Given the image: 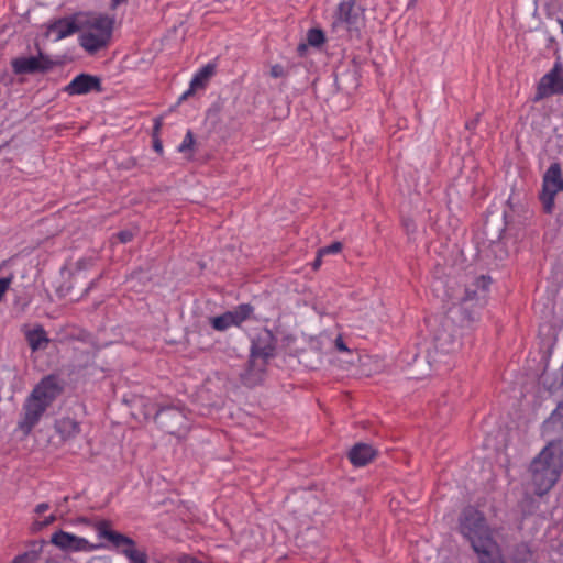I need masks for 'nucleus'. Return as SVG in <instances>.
Wrapping results in <instances>:
<instances>
[{
    "mask_svg": "<svg viewBox=\"0 0 563 563\" xmlns=\"http://www.w3.org/2000/svg\"><path fill=\"white\" fill-rule=\"evenodd\" d=\"M254 308L250 303L239 305L231 311H228L233 327H240L253 313Z\"/></svg>",
    "mask_w": 563,
    "mask_h": 563,
    "instance_id": "412c9836",
    "label": "nucleus"
},
{
    "mask_svg": "<svg viewBox=\"0 0 563 563\" xmlns=\"http://www.w3.org/2000/svg\"><path fill=\"white\" fill-rule=\"evenodd\" d=\"M195 144L196 140L194 133L190 130H188L181 143L178 145L177 151L183 154L190 153L191 155L194 152Z\"/></svg>",
    "mask_w": 563,
    "mask_h": 563,
    "instance_id": "393cba45",
    "label": "nucleus"
},
{
    "mask_svg": "<svg viewBox=\"0 0 563 563\" xmlns=\"http://www.w3.org/2000/svg\"><path fill=\"white\" fill-rule=\"evenodd\" d=\"M276 338L268 329H262L252 342L250 371L263 372L267 361L274 356Z\"/></svg>",
    "mask_w": 563,
    "mask_h": 563,
    "instance_id": "423d86ee",
    "label": "nucleus"
},
{
    "mask_svg": "<svg viewBox=\"0 0 563 563\" xmlns=\"http://www.w3.org/2000/svg\"><path fill=\"white\" fill-rule=\"evenodd\" d=\"M560 24H561V31H562V34H563V20H560Z\"/></svg>",
    "mask_w": 563,
    "mask_h": 563,
    "instance_id": "ea45409f",
    "label": "nucleus"
},
{
    "mask_svg": "<svg viewBox=\"0 0 563 563\" xmlns=\"http://www.w3.org/2000/svg\"><path fill=\"white\" fill-rule=\"evenodd\" d=\"M55 430L66 441L75 438L80 432V426L71 418H60L55 422Z\"/></svg>",
    "mask_w": 563,
    "mask_h": 563,
    "instance_id": "a211bd4d",
    "label": "nucleus"
},
{
    "mask_svg": "<svg viewBox=\"0 0 563 563\" xmlns=\"http://www.w3.org/2000/svg\"><path fill=\"white\" fill-rule=\"evenodd\" d=\"M56 517L54 515H49L47 517H45L42 521H34L33 522V529L34 530H40L51 523H53L55 521Z\"/></svg>",
    "mask_w": 563,
    "mask_h": 563,
    "instance_id": "c85d7f7f",
    "label": "nucleus"
},
{
    "mask_svg": "<svg viewBox=\"0 0 563 563\" xmlns=\"http://www.w3.org/2000/svg\"><path fill=\"white\" fill-rule=\"evenodd\" d=\"M69 96L87 95L91 91H102L101 79L89 74H79L64 88Z\"/></svg>",
    "mask_w": 563,
    "mask_h": 563,
    "instance_id": "9b49d317",
    "label": "nucleus"
},
{
    "mask_svg": "<svg viewBox=\"0 0 563 563\" xmlns=\"http://www.w3.org/2000/svg\"><path fill=\"white\" fill-rule=\"evenodd\" d=\"M554 93H563V70L558 65L541 78L537 91L538 98Z\"/></svg>",
    "mask_w": 563,
    "mask_h": 563,
    "instance_id": "ddd939ff",
    "label": "nucleus"
},
{
    "mask_svg": "<svg viewBox=\"0 0 563 563\" xmlns=\"http://www.w3.org/2000/svg\"><path fill=\"white\" fill-rule=\"evenodd\" d=\"M62 391L63 386L55 375L45 376L34 386L23 402L18 421V429L23 435L27 437L32 432Z\"/></svg>",
    "mask_w": 563,
    "mask_h": 563,
    "instance_id": "f03ea898",
    "label": "nucleus"
},
{
    "mask_svg": "<svg viewBox=\"0 0 563 563\" xmlns=\"http://www.w3.org/2000/svg\"><path fill=\"white\" fill-rule=\"evenodd\" d=\"M563 468V445L550 441L530 464L531 485L534 494L543 496L556 484Z\"/></svg>",
    "mask_w": 563,
    "mask_h": 563,
    "instance_id": "7ed1b4c3",
    "label": "nucleus"
},
{
    "mask_svg": "<svg viewBox=\"0 0 563 563\" xmlns=\"http://www.w3.org/2000/svg\"><path fill=\"white\" fill-rule=\"evenodd\" d=\"M112 23H113V22L108 18V26H107V30H108V37L110 36V33H111Z\"/></svg>",
    "mask_w": 563,
    "mask_h": 563,
    "instance_id": "58836bf2",
    "label": "nucleus"
},
{
    "mask_svg": "<svg viewBox=\"0 0 563 563\" xmlns=\"http://www.w3.org/2000/svg\"><path fill=\"white\" fill-rule=\"evenodd\" d=\"M155 422L165 432L178 438L189 430V420L185 412L176 407H165L155 412Z\"/></svg>",
    "mask_w": 563,
    "mask_h": 563,
    "instance_id": "6e6552de",
    "label": "nucleus"
},
{
    "mask_svg": "<svg viewBox=\"0 0 563 563\" xmlns=\"http://www.w3.org/2000/svg\"><path fill=\"white\" fill-rule=\"evenodd\" d=\"M308 43L312 46H320L324 43L325 37L320 29H311L307 35Z\"/></svg>",
    "mask_w": 563,
    "mask_h": 563,
    "instance_id": "a878e982",
    "label": "nucleus"
},
{
    "mask_svg": "<svg viewBox=\"0 0 563 563\" xmlns=\"http://www.w3.org/2000/svg\"><path fill=\"white\" fill-rule=\"evenodd\" d=\"M12 563H36V554L26 552L16 556Z\"/></svg>",
    "mask_w": 563,
    "mask_h": 563,
    "instance_id": "cd10ccee",
    "label": "nucleus"
},
{
    "mask_svg": "<svg viewBox=\"0 0 563 563\" xmlns=\"http://www.w3.org/2000/svg\"><path fill=\"white\" fill-rule=\"evenodd\" d=\"M322 256H323V255H319V254H318V256L316 257V260H314V262H313V268H314V269H317V268H319V267H320V265H321V263H322V260H321V258H322Z\"/></svg>",
    "mask_w": 563,
    "mask_h": 563,
    "instance_id": "c9c22d12",
    "label": "nucleus"
},
{
    "mask_svg": "<svg viewBox=\"0 0 563 563\" xmlns=\"http://www.w3.org/2000/svg\"><path fill=\"white\" fill-rule=\"evenodd\" d=\"M563 190V178L561 166L553 163L549 166L543 175L542 191L540 194V201L543 210L547 213H552L554 208L555 196Z\"/></svg>",
    "mask_w": 563,
    "mask_h": 563,
    "instance_id": "0eeeda50",
    "label": "nucleus"
},
{
    "mask_svg": "<svg viewBox=\"0 0 563 563\" xmlns=\"http://www.w3.org/2000/svg\"><path fill=\"white\" fill-rule=\"evenodd\" d=\"M87 22V16L84 13L63 18L49 25L48 34L54 35L55 41H60L80 31Z\"/></svg>",
    "mask_w": 563,
    "mask_h": 563,
    "instance_id": "9d476101",
    "label": "nucleus"
},
{
    "mask_svg": "<svg viewBox=\"0 0 563 563\" xmlns=\"http://www.w3.org/2000/svg\"><path fill=\"white\" fill-rule=\"evenodd\" d=\"M115 238L121 242V243H128L130 242L132 239H133V233L131 231H128V230H124V231H121L119 232Z\"/></svg>",
    "mask_w": 563,
    "mask_h": 563,
    "instance_id": "7c9ffc66",
    "label": "nucleus"
},
{
    "mask_svg": "<svg viewBox=\"0 0 563 563\" xmlns=\"http://www.w3.org/2000/svg\"><path fill=\"white\" fill-rule=\"evenodd\" d=\"M489 284H490L489 277L479 276L474 284L476 289L473 290V289L467 288L465 290V297L463 298V300L465 302L473 301V300L485 302L486 296H487V288H488Z\"/></svg>",
    "mask_w": 563,
    "mask_h": 563,
    "instance_id": "f3484780",
    "label": "nucleus"
},
{
    "mask_svg": "<svg viewBox=\"0 0 563 563\" xmlns=\"http://www.w3.org/2000/svg\"><path fill=\"white\" fill-rule=\"evenodd\" d=\"M376 455L375 449L366 443H357L355 444L349 452L350 462L357 467L365 466Z\"/></svg>",
    "mask_w": 563,
    "mask_h": 563,
    "instance_id": "2eb2a0df",
    "label": "nucleus"
},
{
    "mask_svg": "<svg viewBox=\"0 0 563 563\" xmlns=\"http://www.w3.org/2000/svg\"><path fill=\"white\" fill-rule=\"evenodd\" d=\"M177 563H202L191 555H181L178 558Z\"/></svg>",
    "mask_w": 563,
    "mask_h": 563,
    "instance_id": "2f4dec72",
    "label": "nucleus"
},
{
    "mask_svg": "<svg viewBox=\"0 0 563 563\" xmlns=\"http://www.w3.org/2000/svg\"><path fill=\"white\" fill-rule=\"evenodd\" d=\"M544 432H555L563 435V400L558 404L550 418L543 424Z\"/></svg>",
    "mask_w": 563,
    "mask_h": 563,
    "instance_id": "6ab92c4d",
    "label": "nucleus"
},
{
    "mask_svg": "<svg viewBox=\"0 0 563 563\" xmlns=\"http://www.w3.org/2000/svg\"><path fill=\"white\" fill-rule=\"evenodd\" d=\"M15 74L44 73L52 68L53 63L42 54L38 56L19 57L11 63Z\"/></svg>",
    "mask_w": 563,
    "mask_h": 563,
    "instance_id": "f8f14e48",
    "label": "nucleus"
},
{
    "mask_svg": "<svg viewBox=\"0 0 563 563\" xmlns=\"http://www.w3.org/2000/svg\"><path fill=\"white\" fill-rule=\"evenodd\" d=\"M459 532L477 554L478 563H505L500 547L485 515L473 506L465 507L459 517Z\"/></svg>",
    "mask_w": 563,
    "mask_h": 563,
    "instance_id": "f257e3e1",
    "label": "nucleus"
},
{
    "mask_svg": "<svg viewBox=\"0 0 563 563\" xmlns=\"http://www.w3.org/2000/svg\"><path fill=\"white\" fill-rule=\"evenodd\" d=\"M269 75L273 78H283L286 76V70H285L284 66L276 64L271 67Z\"/></svg>",
    "mask_w": 563,
    "mask_h": 563,
    "instance_id": "c756f323",
    "label": "nucleus"
},
{
    "mask_svg": "<svg viewBox=\"0 0 563 563\" xmlns=\"http://www.w3.org/2000/svg\"><path fill=\"white\" fill-rule=\"evenodd\" d=\"M26 340L32 351L45 349L49 341L45 330L41 327L27 331Z\"/></svg>",
    "mask_w": 563,
    "mask_h": 563,
    "instance_id": "aec40b11",
    "label": "nucleus"
},
{
    "mask_svg": "<svg viewBox=\"0 0 563 563\" xmlns=\"http://www.w3.org/2000/svg\"><path fill=\"white\" fill-rule=\"evenodd\" d=\"M49 504L48 503H41L38 505H36V507L34 508V511L37 514V515H41L45 511H47L49 509Z\"/></svg>",
    "mask_w": 563,
    "mask_h": 563,
    "instance_id": "473e14b6",
    "label": "nucleus"
},
{
    "mask_svg": "<svg viewBox=\"0 0 563 563\" xmlns=\"http://www.w3.org/2000/svg\"><path fill=\"white\" fill-rule=\"evenodd\" d=\"M210 323L212 328L217 331H225L229 328L233 327L228 311L220 316L211 318Z\"/></svg>",
    "mask_w": 563,
    "mask_h": 563,
    "instance_id": "5701e85b",
    "label": "nucleus"
},
{
    "mask_svg": "<svg viewBox=\"0 0 563 563\" xmlns=\"http://www.w3.org/2000/svg\"><path fill=\"white\" fill-rule=\"evenodd\" d=\"M153 147H154L155 152H157L158 154H163V145L158 139H154Z\"/></svg>",
    "mask_w": 563,
    "mask_h": 563,
    "instance_id": "f704fd0d",
    "label": "nucleus"
},
{
    "mask_svg": "<svg viewBox=\"0 0 563 563\" xmlns=\"http://www.w3.org/2000/svg\"><path fill=\"white\" fill-rule=\"evenodd\" d=\"M93 529L96 531V542L60 530L52 536V543L68 552H90L100 549L103 547V539L106 538V521H99L93 526Z\"/></svg>",
    "mask_w": 563,
    "mask_h": 563,
    "instance_id": "20e7f679",
    "label": "nucleus"
},
{
    "mask_svg": "<svg viewBox=\"0 0 563 563\" xmlns=\"http://www.w3.org/2000/svg\"><path fill=\"white\" fill-rule=\"evenodd\" d=\"M342 243L341 242H333L328 246H324L319 250V255H329V254H338L342 251Z\"/></svg>",
    "mask_w": 563,
    "mask_h": 563,
    "instance_id": "bb28decb",
    "label": "nucleus"
},
{
    "mask_svg": "<svg viewBox=\"0 0 563 563\" xmlns=\"http://www.w3.org/2000/svg\"><path fill=\"white\" fill-rule=\"evenodd\" d=\"M126 0H112V8H117L121 3L125 2Z\"/></svg>",
    "mask_w": 563,
    "mask_h": 563,
    "instance_id": "4c0bfd02",
    "label": "nucleus"
},
{
    "mask_svg": "<svg viewBox=\"0 0 563 563\" xmlns=\"http://www.w3.org/2000/svg\"><path fill=\"white\" fill-rule=\"evenodd\" d=\"M335 347L341 351V352H346L349 351V349L346 347L344 341L342 340L341 336L336 338L335 339Z\"/></svg>",
    "mask_w": 563,
    "mask_h": 563,
    "instance_id": "72a5a7b5",
    "label": "nucleus"
},
{
    "mask_svg": "<svg viewBox=\"0 0 563 563\" xmlns=\"http://www.w3.org/2000/svg\"><path fill=\"white\" fill-rule=\"evenodd\" d=\"M132 407L142 408L141 413L144 416L145 419L150 418L155 412L154 405L143 397L134 398L132 400Z\"/></svg>",
    "mask_w": 563,
    "mask_h": 563,
    "instance_id": "b1692460",
    "label": "nucleus"
},
{
    "mask_svg": "<svg viewBox=\"0 0 563 563\" xmlns=\"http://www.w3.org/2000/svg\"><path fill=\"white\" fill-rule=\"evenodd\" d=\"M364 10L356 5L355 0H341L333 15V27L345 29L350 33H360L364 26Z\"/></svg>",
    "mask_w": 563,
    "mask_h": 563,
    "instance_id": "39448f33",
    "label": "nucleus"
},
{
    "mask_svg": "<svg viewBox=\"0 0 563 563\" xmlns=\"http://www.w3.org/2000/svg\"><path fill=\"white\" fill-rule=\"evenodd\" d=\"M216 63H208L201 67L192 77L189 89L184 93L183 98L194 93L196 90L205 88L210 78L216 74Z\"/></svg>",
    "mask_w": 563,
    "mask_h": 563,
    "instance_id": "dca6fc26",
    "label": "nucleus"
},
{
    "mask_svg": "<svg viewBox=\"0 0 563 563\" xmlns=\"http://www.w3.org/2000/svg\"><path fill=\"white\" fill-rule=\"evenodd\" d=\"M112 547L117 552L123 554L130 563H147V554L139 549L131 538L108 529V548Z\"/></svg>",
    "mask_w": 563,
    "mask_h": 563,
    "instance_id": "1a4fd4ad",
    "label": "nucleus"
},
{
    "mask_svg": "<svg viewBox=\"0 0 563 563\" xmlns=\"http://www.w3.org/2000/svg\"><path fill=\"white\" fill-rule=\"evenodd\" d=\"M104 19L100 18L97 24L80 35V45L88 52L93 53L106 44Z\"/></svg>",
    "mask_w": 563,
    "mask_h": 563,
    "instance_id": "4468645a",
    "label": "nucleus"
},
{
    "mask_svg": "<svg viewBox=\"0 0 563 563\" xmlns=\"http://www.w3.org/2000/svg\"><path fill=\"white\" fill-rule=\"evenodd\" d=\"M98 282H91L90 285L87 287L86 292L89 294L93 288H96Z\"/></svg>",
    "mask_w": 563,
    "mask_h": 563,
    "instance_id": "e433bc0d",
    "label": "nucleus"
},
{
    "mask_svg": "<svg viewBox=\"0 0 563 563\" xmlns=\"http://www.w3.org/2000/svg\"><path fill=\"white\" fill-rule=\"evenodd\" d=\"M531 559V550L527 543L517 544L511 553V560L515 563H525Z\"/></svg>",
    "mask_w": 563,
    "mask_h": 563,
    "instance_id": "4be33fe9",
    "label": "nucleus"
},
{
    "mask_svg": "<svg viewBox=\"0 0 563 563\" xmlns=\"http://www.w3.org/2000/svg\"><path fill=\"white\" fill-rule=\"evenodd\" d=\"M97 559H92L90 563H96Z\"/></svg>",
    "mask_w": 563,
    "mask_h": 563,
    "instance_id": "a19ab883",
    "label": "nucleus"
}]
</instances>
